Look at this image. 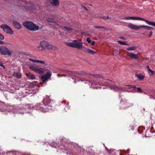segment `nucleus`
I'll list each match as a JSON object with an SVG mask.
<instances>
[{"label": "nucleus", "instance_id": "f257e3e1", "mask_svg": "<svg viewBox=\"0 0 155 155\" xmlns=\"http://www.w3.org/2000/svg\"><path fill=\"white\" fill-rule=\"evenodd\" d=\"M68 74L70 75L73 79L74 80V83H76L77 81H79L80 80L81 81L83 80V79L79 78V79L76 77V75L78 76H88L89 75H91L92 77L95 78H102V76L98 74H90L86 72L83 71H80L74 72L73 71H68Z\"/></svg>", "mask_w": 155, "mask_h": 155}, {"label": "nucleus", "instance_id": "f03ea898", "mask_svg": "<svg viewBox=\"0 0 155 155\" xmlns=\"http://www.w3.org/2000/svg\"><path fill=\"white\" fill-rule=\"evenodd\" d=\"M108 81L107 80V82H104V83H98L95 81H94L93 82L91 83V85L92 87L93 88H98V85H105L107 86V87L110 89L113 90L115 91H120L121 90H123L124 89L122 87H119L116 85H110L108 82Z\"/></svg>", "mask_w": 155, "mask_h": 155}, {"label": "nucleus", "instance_id": "7ed1b4c3", "mask_svg": "<svg viewBox=\"0 0 155 155\" xmlns=\"http://www.w3.org/2000/svg\"><path fill=\"white\" fill-rule=\"evenodd\" d=\"M50 96L46 95L43 99V102L45 107H41V105L38 104L36 105L37 108L36 109L39 110L42 112H45L48 111V110L47 109V106L49 103H51V101H53V100L51 98H50Z\"/></svg>", "mask_w": 155, "mask_h": 155}, {"label": "nucleus", "instance_id": "20e7f679", "mask_svg": "<svg viewBox=\"0 0 155 155\" xmlns=\"http://www.w3.org/2000/svg\"><path fill=\"white\" fill-rule=\"evenodd\" d=\"M23 25L27 29L32 31H36L39 29L38 26L31 21H26L23 23Z\"/></svg>", "mask_w": 155, "mask_h": 155}, {"label": "nucleus", "instance_id": "39448f33", "mask_svg": "<svg viewBox=\"0 0 155 155\" xmlns=\"http://www.w3.org/2000/svg\"><path fill=\"white\" fill-rule=\"evenodd\" d=\"M41 46V50H45L46 49H51L53 50H56L57 48L52 45H50L45 41H42L40 42V45L39 47Z\"/></svg>", "mask_w": 155, "mask_h": 155}, {"label": "nucleus", "instance_id": "423d86ee", "mask_svg": "<svg viewBox=\"0 0 155 155\" xmlns=\"http://www.w3.org/2000/svg\"><path fill=\"white\" fill-rule=\"evenodd\" d=\"M83 42L80 41L79 40H75L72 43H68L67 45L70 47L75 48L78 49H81L82 48Z\"/></svg>", "mask_w": 155, "mask_h": 155}, {"label": "nucleus", "instance_id": "0eeeda50", "mask_svg": "<svg viewBox=\"0 0 155 155\" xmlns=\"http://www.w3.org/2000/svg\"><path fill=\"white\" fill-rule=\"evenodd\" d=\"M0 53L4 55H8L10 56L12 54L11 51L5 46L0 47Z\"/></svg>", "mask_w": 155, "mask_h": 155}, {"label": "nucleus", "instance_id": "6e6552de", "mask_svg": "<svg viewBox=\"0 0 155 155\" xmlns=\"http://www.w3.org/2000/svg\"><path fill=\"white\" fill-rule=\"evenodd\" d=\"M0 27L2 28L3 31L6 33L10 34H13V31L11 28L8 25L4 24L1 25Z\"/></svg>", "mask_w": 155, "mask_h": 155}, {"label": "nucleus", "instance_id": "1a4fd4ad", "mask_svg": "<svg viewBox=\"0 0 155 155\" xmlns=\"http://www.w3.org/2000/svg\"><path fill=\"white\" fill-rule=\"evenodd\" d=\"M47 71L46 73L43 75L41 78V80L43 82L46 81L48 79L51 75V72L48 70H47Z\"/></svg>", "mask_w": 155, "mask_h": 155}, {"label": "nucleus", "instance_id": "9d476101", "mask_svg": "<svg viewBox=\"0 0 155 155\" xmlns=\"http://www.w3.org/2000/svg\"><path fill=\"white\" fill-rule=\"evenodd\" d=\"M135 20L143 21H145L148 25L155 27V22L150 21L148 20L141 17H136Z\"/></svg>", "mask_w": 155, "mask_h": 155}, {"label": "nucleus", "instance_id": "9b49d317", "mask_svg": "<svg viewBox=\"0 0 155 155\" xmlns=\"http://www.w3.org/2000/svg\"><path fill=\"white\" fill-rule=\"evenodd\" d=\"M30 61H31L33 62V63H40L42 64H43V66L44 67H45L46 66H47L48 64L47 62H45V61H40L38 60H33L32 59L29 58L28 59Z\"/></svg>", "mask_w": 155, "mask_h": 155}, {"label": "nucleus", "instance_id": "f8f14e48", "mask_svg": "<svg viewBox=\"0 0 155 155\" xmlns=\"http://www.w3.org/2000/svg\"><path fill=\"white\" fill-rule=\"evenodd\" d=\"M128 26L130 28L135 30H138L141 28V27H143V26H141V25L138 26L131 23H129L128 24Z\"/></svg>", "mask_w": 155, "mask_h": 155}, {"label": "nucleus", "instance_id": "ddd939ff", "mask_svg": "<svg viewBox=\"0 0 155 155\" xmlns=\"http://www.w3.org/2000/svg\"><path fill=\"white\" fill-rule=\"evenodd\" d=\"M54 24L53 25V28L54 29H58L59 28H63V26L62 25H59V23L58 21H55V22L54 23Z\"/></svg>", "mask_w": 155, "mask_h": 155}, {"label": "nucleus", "instance_id": "4468645a", "mask_svg": "<svg viewBox=\"0 0 155 155\" xmlns=\"http://www.w3.org/2000/svg\"><path fill=\"white\" fill-rule=\"evenodd\" d=\"M127 55L131 58L135 59L138 58V56L137 54H134L133 53L128 52Z\"/></svg>", "mask_w": 155, "mask_h": 155}, {"label": "nucleus", "instance_id": "2eb2a0df", "mask_svg": "<svg viewBox=\"0 0 155 155\" xmlns=\"http://www.w3.org/2000/svg\"><path fill=\"white\" fill-rule=\"evenodd\" d=\"M51 4L53 6H57L59 5V2L58 0H48Z\"/></svg>", "mask_w": 155, "mask_h": 155}, {"label": "nucleus", "instance_id": "dca6fc26", "mask_svg": "<svg viewBox=\"0 0 155 155\" xmlns=\"http://www.w3.org/2000/svg\"><path fill=\"white\" fill-rule=\"evenodd\" d=\"M13 26L17 29H20L21 28V25L17 21H13Z\"/></svg>", "mask_w": 155, "mask_h": 155}, {"label": "nucleus", "instance_id": "f3484780", "mask_svg": "<svg viewBox=\"0 0 155 155\" xmlns=\"http://www.w3.org/2000/svg\"><path fill=\"white\" fill-rule=\"evenodd\" d=\"M45 72V70L43 68H37L35 72L38 74H43Z\"/></svg>", "mask_w": 155, "mask_h": 155}, {"label": "nucleus", "instance_id": "a211bd4d", "mask_svg": "<svg viewBox=\"0 0 155 155\" xmlns=\"http://www.w3.org/2000/svg\"><path fill=\"white\" fill-rule=\"evenodd\" d=\"M26 76H27L29 78L32 79V80H34L36 78L35 76L34 75V74H33L31 73L30 72H28V73H26Z\"/></svg>", "mask_w": 155, "mask_h": 155}, {"label": "nucleus", "instance_id": "6ab92c4d", "mask_svg": "<svg viewBox=\"0 0 155 155\" xmlns=\"http://www.w3.org/2000/svg\"><path fill=\"white\" fill-rule=\"evenodd\" d=\"M37 68V67L35 64L30 65L29 67V68L30 70L34 71L35 72Z\"/></svg>", "mask_w": 155, "mask_h": 155}, {"label": "nucleus", "instance_id": "aec40b11", "mask_svg": "<svg viewBox=\"0 0 155 155\" xmlns=\"http://www.w3.org/2000/svg\"><path fill=\"white\" fill-rule=\"evenodd\" d=\"M13 76L18 78H20L21 77V74L19 73L14 72L12 74Z\"/></svg>", "mask_w": 155, "mask_h": 155}, {"label": "nucleus", "instance_id": "412c9836", "mask_svg": "<svg viewBox=\"0 0 155 155\" xmlns=\"http://www.w3.org/2000/svg\"><path fill=\"white\" fill-rule=\"evenodd\" d=\"M136 75L140 80H143L144 78V76L141 74H136Z\"/></svg>", "mask_w": 155, "mask_h": 155}, {"label": "nucleus", "instance_id": "4be33fe9", "mask_svg": "<svg viewBox=\"0 0 155 155\" xmlns=\"http://www.w3.org/2000/svg\"><path fill=\"white\" fill-rule=\"evenodd\" d=\"M86 51L89 54H96L97 52V51H94L90 49H88L86 50Z\"/></svg>", "mask_w": 155, "mask_h": 155}, {"label": "nucleus", "instance_id": "5701e85b", "mask_svg": "<svg viewBox=\"0 0 155 155\" xmlns=\"http://www.w3.org/2000/svg\"><path fill=\"white\" fill-rule=\"evenodd\" d=\"M138 46H131V47H129L127 48V50L128 51H134L137 48Z\"/></svg>", "mask_w": 155, "mask_h": 155}, {"label": "nucleus", "instance_id": "b1692460", "mask_svg": "<svg viewBox=\"0 0 155 155\" xmlns=\"http://www.w3.org/2000/svg\"><path fill=\"white\" fill-rule=\"evenodd\" d=\"M46 21L48 22L51 23H54L56 21L53 18H47Z\"/></svg>", "mask_w": 155, "mask_h": 155}, {"label": "nucleus", "instance_id": "393cba45", "mask_svg": "<svg viewBox=\"0 0 155 155\" xmlns=\"http://www.w3.org/2000/svg\"><path fill=\"white\" fill-rule=\"evenodd\" d=\"M141 26H143V27H141V28H146V29L148 30H151L153 29V28L149 26H145L143 25H141Z\"/></svg>", "mask_w": 155, "mask_h": 155}, {"label": "nucleus", "instance_id": "a878e982", "mask_svg": "<svg viewBox=\"0 0 155 155\" xmlns=\"http://www.w3.org/2000/svg\"><path fill=\"white\" fill-rule=\"evenodd\" d=\"M21 108H18L17 110V112L19 113H22L24 112L23 110L24 109V107H21Z\"/></svg>", "mask_w": 155, "mask_h": 155}, {"label": "nucleus", "instance_id": "bb28decb", "mask_svg": "<svg viewBox=\"0 0 155 155\" xmlns=\"http://www.w3.org/2000/svg\"><path fill=\"white\" fill-rule=\"evenodd\" d=\"M4 39V37L3 35L0 34V39L3 40ZM5 43L4 41L0 40V44H4Z\"/></svg>", "mask_w": 155, "mask_h": 155}, {"label": "nucleus", "instance_id": "cd10ccee", "mask_svg": "<svg viewBox=\"0 0 155 155\" xmlns=\"http://www.w3.org/2000/svg\"><path fill=\"white\" fill-rule=\"evenodd\" d=\"M148 72L150 76L153 75L154 73V71H152L150 69H149Z\"/></svg>", "mask_w": 155, "mask_h": 155}, {"label": "nucleus", "instance_id": "c85d7f7f", "mask_svg": "<svg viewBox=\"0 0 155 155\" xmlns=\"http://www.w3.org/2000/svg\"><path fill=\"white\" fill-rule=\"evenodd\" d=\"M64 28L68 31H71L73 30L72 28L71 27L67 26H64Z\"/></svg>", "mask_w": 155, "mask_h": 155}, {"label": "nucleus", "instance_id": "c756f323", "mask_svg": "<svg viewBox=\"0 0 155 155\" xmlns=\"http://www.w3.org/2000/svg\"><path fill=\"white\" fill-rule=\"evenodd\" d=\"M135 18H136V17H126L125 18V19H127V20L132 19V20H135Z\"/></svg>", "mask_w": 155, "mask_h": 155}, {"label": "nucleus", "instance_id": "7c9ffc66", "mask_svg": "<svg viewBox=\"0 0 155 155\" xmlns=\"http://www.w3.org/2000/svg\"><path fill=\"white\" fill-rule=\"evenodd\" d=\"M119 43L121 45H129L127 44L125 41H118Z\"/></svg>", "mask_w": 155, "mask_h": 155}, {"label": "nucleus", "instance_id": "2f4dec72", "mask_svg": "<svg viewBox=\"0 0 155 155\" xmlns=\"http://www.w3.org/2000/svg\"><path fill=\"white\" fill-rule=\"evenodd\" d=\"M21 4L22 5H23L24 6L26 7V6H28L29 4L25 3V1H21Z\"/></svg>", "mask_w": 155, "mask_h": 155}, {"label": "nucleus", "instance_id": "473e14b6", "mask_svg": "<svg viewBox=\"0 0 155 155\" xmlns=\"http://www.w3.org/2000/svg\"><path fill=\"white\" fill-rule=\"evenodd\" d=\"M94 28H104V30H107L108 29L107 28H105L104 27H101L98 26H95L94 27Z\"/></svg>", "mask_w": 155, "mask_h": 155}, {"label": "nucleus", "instance_id": "72a5a7b5", "mask_svg": "<svg viewBox=\"0 0 155 155\" xmlns=\"http://www.w3.org/2000/svg\"><path fill=\"white\" fill-rule=\"evenodd\" d=\"M127 86H128V88L129 89L131 88H136V86L135 85H127Z\"/></svg>", "mask_w": 155, "mask_h": 155}, {"label": "nucleus", "instance_id": "f704fd0d", "mask_svg": "<svg viewBox=\"0 0 155 155\" xmlns=\"http://www.w3.org/2000/svg\"><path fill=\"white\" fill-rule=\"evenodd\" d=\"M86 41L88 43H91V40H90V38H87Z\"/></svg>", "mask_w": 155, "mask_h": 155}, {"label": "nucleus", "instance_id": "c9c22d12", "mask_svg": "<svg viewBox=\"0 0 155 155\" xmlns=\"http://www.w3.org/2000/svg\"><path fill=\"white\" fill-rule=\"evenodd\" d=\"M137 89L139 91V92H142V90L141 89V88L140 87H138L137 88Z\"/></svg>", "mask_w": 155, "mask_h": 155}, {"label": "nucleus", "instance_id": "e433bc0d", "mask_svg": "<svg viewBox=\"0 0 155 155\" xmlns=\"http://www.w3.org/2000/svg\"><path fill=\"white\" fill-rule=\"evenodd\" d=\"M152 35V32L151 31H150L149 34V37H150Z\"/></svg>", "mask_w": 155, "mask_h": 155}, {"label": "nucleus", "instance_id": "4c0bfd02", "mask_svg": "<svg viewBox=\"0 0 155 155\" xmlns=\"http://www.w3.org/2000/svg\"><path fill=\"white\" fill-rule=\"evenodd\" d=\"M0 66L3 68L4 69H5V67L2 64H0Z\"/></svg>", "mask_w": 155, "mask_h": 155}, {"label": "nucleus", "instance_id": "58836bf2", "mask_svg": "<svg viewBox=\"0 0 155 155\" xmlns=\"http://www.w3.org/2000/svg\"><path fill=\"white\" fill-rule=\"evenodd\" d=\"M95 42L94 41H93L91 44L92 45H95Z\"/></svg>", "mask_w": 155, "mask_h": 155}, {"label": "nucleus", "instance_id": "ea45409f", "mask_svg": "<svg viewBox=\"0 0 155 155\" xmlns=\"http://www.w3.org/2000/svg\"><path fill=\"white\" fill-rule=\"evenodd\" d=\"M82 8L86 10H87V8L85 6H82Z\"/></svg>", "mask_w": 155, "mask_h": 155}, {"label": "nucleus", "instance_id": "a19ab883", "mask_svg": "<svg viewBox=\"0 0 155 155\" xmlns=\"http://www.w3.org/2000/svg\"><path fill=\"white\" fill-rule=\"evenodd\" d=\"M102 18L104 19V20H106L107 19V17H102Z\"/></svg>", "mask_w": 155, "mask_h": 155}, {"label": "nucleus", "instance_id": "79ce46f5", "mask_svg": "<svg viewBox=\"0 0 155 155\" xmlns=\"http://www.w3.org/2000/svg\"><path fill=\"white\" fill-rule=\"evenodd\" d=\"M107 19H111V18L110 17H109L108 16H107Z\"/></svg>", "mask_w": 155, "mask_h": 155}, {"label": "nucleus", "instance_id": "37998d69", "mask_svg": "<svg viewBox=\"0 0 155 155\" xmlns=\"http://www.w3.org/2000/svg\"><path fill=\"white\" fill-rule=\"evenodd\" d=\"M147 70L148 71L149 70V69H150V68H149V66H147Z\"/></svg>", "mask_w": 155, "mask_h": 155}, {"label": "nucleus", "instance_id": "c03bdc74", "mask_svg": "<svg viewBox=\"0 0 155 155\" xmlns=\"http://www.w3.org/2000/svg\"><path fill=\"white\" fill-rule=\"evenodd\" d=\"M8 108L9 109V108H10V109H11V107H8Z\"/></svg>", "mask_w": 155, "mask_h": 155}, {"label": "nucleus", "instance_id": "a18cd8bd", "mask_svg": "<svg viewBox=\"0 0 155 155\" xmlns=\"http://www.w3.org/2000/svg\"><path fill=\"white\" fill-rule=\"evenodd\" d=\"M100 87V88H101H101H102V86H101V87Z\"/></svg>", "mask_w": 155, "mask_h": 155}, {"label": "nucleus", "instance_id": "49530a36", "mask_svg": "<svg viewBox=\"0 0 155 155\" xmlns=\"http://www.w3.org/2000/svg\"><path fill=\"white\" fill-rule=\"evenodd\" d=\"M122 38V39H125L124 38Z\"/></svg>", "mask_w": 155, "mask_h": 155}, {"label": "nucleus", "instance_id": "de8ad7c7", "mask_svg": "<svg viewBox=\"0 0 155 155\" xmlns=\"http://www.w3.org/2000/svg\"><path fill=\"white\" fill-rule=\"evenodd\" d=\"M153 99H155L154 97H153Z\"/></svg>", "mask_w": 155, "mask_h": 155}, {"label": "nucleus", "instance_id": "09e8293b", "mask_svg": "<svg viewBox=\"0 0 155 155\" xmlns=\"http://www.w3.org/2000/svg\"><path fill=\"white\" fill-rule=\"evenodd\" d=\"M104 87H103V89H104Z\"/></svg>", "mask_w": 155, "mask_h": 155}]
</instances>
